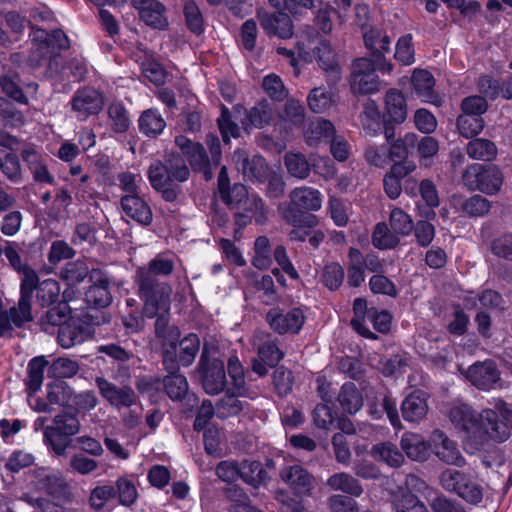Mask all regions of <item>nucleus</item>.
I'll return each instance as SVG.
<instances>
[{
    "mask_svg": "<svg viewBox=\"0 0 512 512\" xmlns=\"http://www.w3.org/2000/svg\"><path fill=\"white\" fill-rule=\"evenodd\" d=\"M335 127L330 120L322 117L310 119L304 127V137L310 146L321 141H329L335 135Z\"/></svg>",
    "mask_w": 512,
    "mask_h": 512,
    "instance_id": "obj_28",
    "label": "nucleus"
},
{
    "mask_svg": "<svg viewBox=\"0 0 512 512\" xmlns=\"http://www.w3.org/2000/svg\"><path fill=\"white\" fill-rule=\"evenodd\" d=\"M459 205L461 210L469 217H482L486 215L492 207L488 199L478 194L461 199Z\"/></svg>",
    "mask_w": 512,
    "mask_h": 512,
    "instance_id": "obj_53",
    "label": "nucleus"
},
{
    "mask_svg": "<svg viewBox=\"0 0 512 512\" xmlns=\"http://www.w3.org/2000/svg\"><path fill=\"white\" fill-rule=\"evenodd\" d=\"M219 195L221 200L230 209H243L248 211L252 210L253 206L258 208L259 205H262L261 199H254L253 202H251L246 186L240 183H235L232 187L228 188Z\"/></svg>",
    "mask_w": 512,
    "mask_h": 512,
    "instance_id": "obj_26",
    "label": "nucleus"
},
{
    "mask_svg": "<svg viewBox=\"0 0 512 512\" xmlns=\"http://www.w3.org/2000/svg\"><path fill=\"white\" fill-rule=\"evenodd\" d=\"M36 291V298L42 306H50L58 301L60 294V287L56 280L45 279L42 282L37 281L34 287L31 288L29 295L24 299V304H21L22 291L20 290V298L17 305L10 307L0 316V336H13L15 328H22L26 323L33 321L32 314V297Z\"/></svg>",
    "mask_w": 512,
    "mask_h": 512,
    "instance_id": "obj_1",
    "label": "nucleus"
},
{
    "mask_svg": "<svg viewBox=\"0 0 512 512\" xmlns=\"http://www.w3.org/2000/svg\"><path fill=\"white\" fill-rule=\"evenodd\" d=\"M240 478L256 488L266 482L268 475L259 461L245 460L240 464Z\"/></svg>",
    "mask_w": 512,
    "mask_h": 512,
    "instance_id": "obj_46",
    "label": "nucleus"
},
{
    "mask_svg": "<svg viewBox=\"0 0 512 512\" xmlns=\"http://www.w3.org/2000/svg\"><path fill=\"white\" fill-rule=\"evenodd\" d=\"M108 117L112 122V129L116 133H124L129 129L130 119L122 102H112L108 106Z\"/></svg>",
    "mask_w": 512,
    "mask_h": 512,
    "instance_id": "obj_56",
    "label": "nucleus"
},
{
    "mask_svg": "<svg viewBox=\"0 0 512 512\" xmlns=\"http://www.w3.org/2000/svg\"><path fill=\"white\" fill-rule=\"evenodd\" d=\"M0 88L5 96L10 100L20 105H28V97L20 86V77L17 73H6L1 75Z\"/></svg>",
    "mask_w": 512,
    "mask_h": 512,
    "instance_id": "obj_41",
    "label": "nucleus"
},
{
    "mask_svg": "<svg viewBox=\"0 0 512 512\" xmlns=\"http://www.w3.org/2000/svg\"><path fill=\"white\" fill-rule=\"evenodd\" d=\"M290 203L300 212L318 211L322 206V195L311 187L295 188L290 192Z\"/></svg>",
    "mask_w": 512,
    "mask_h": 512,
    "instance_id": "obj_27",
    "label": "nucleus"
},
{
    "mask_svg": "<svg viewBox=\"0 0 512 512\" xmlns=\"http://www.w3.org/2000/svg\"><path fill=\"white\" fill-rule=\"evenodd\" d=\"M0 170L12 183H20L23 179L21 164L15 153L0 150Z\"/></svg>",
    "mask_w": 512,
    "mask_h": 512,
    "instance_id": "obj_48",
    "label": "nucleus"
},
{
    "mask_svg": "<svg viewBox=\"0 0 512 512\" xmlns=\"http://www.w3.org/2000/svg\"><path fill=\"white\" fill-rule=\"evenodd\" d=\"M98 353L107 356L112 362L118 366V371L127 372V368L124 366L133 358V353L117 343H108L100 345L97 348Z\"/></svg>",
    "mask_w": 512,
    "mask_h": 512,
    "instance_id": "obj_49",
    "label": "nucleus"
},
{
    "mask_svg": "<svg viewBox=\"0 0 512 512\" xmlns=\"http://www.w3.org/2000/svg\"><path fill=\"white\" fill-rule=\"evenodd\" d=\"M400 445L407 457L413 461L423 462L429 456L431 442L425 441L423 437L415 433H406L401 437Z\"/></svg>",
    "mask_w": 512,
    "mask_h": 512,
    "instance_id": "obj_31",
    "label": "nucleus"
},
{
    "mask_svg": "<svg viewBox=\"0 0 512 512\" xmlns=\"http://www.w3.org/2000/svg\"><path fill=\"white\" fill-rule=\"evenodd\" d=\"M463 185L470 191L493 195L503 184V174L495 165L471 164L462 172Z\"/></svg>",
    "mask_w": 512,
    "mask_h": 512,
    "instance_id": "obj_6",
    "label": "nucleus"
},
{
    "mask_svg": "<svg viewBox=\"0 0 512 512\" xmlns=\"http://www.w3.org/2000/svg\"><path fill=\"white\" fill-rule=\"evenodd\" d=\"M133 6L139 10L140 18L149 26L163 29L167 26L164 17L165 7L157 0H132Z\"/></svg>",
    "mask_w": 512,
    "mask_h": 512,
    "instance_id": "obj_24",
    "label": "nucleus"
},
{
    "mask_svg": "<svg viewBox=\"0 0 512 512\" xmlns=\"http://www.w3.org/2000/svg\"><path fill=\"white\" fill-rule=\"evenodd\" d=\"M80 421L75 413L64 412L53 418V424L44 427V442L57 456H65L69 446V437L80 431Z\"/></svg>",
    "mask_w": 512,
    "mask_h": 512,
    "instance_id": "obj_5",
    "label": "nucleus"
},
{
    "mask_svg": "<svg viewBox=\"0 0 512 512\" xmlns=\"http://www.w3.org/2000/svg\"><path fill=\"white\" fill-rule=\"evenodd\" d=\"M135 285L147 318H154L159 309H170L172 287L166 281L135 274Z\"/></svg>",
    "mask_w": 512,
    "mask_h": 512,
    "instance_id": "obj_4",
    "label": "nucleus"
},
{
    "mask_svg": "<svg viewBox=\"0 0 512 512\" xmlns=\"http://www.w3.org/2000/svg\"><path fill=\"white\" fill-rule=\"evenodd\" d=\"M407 117L406 99L401 91L391 88L385 95V111L383 118H388L390 122L401 124Z\"/></svg>",
    "mask_w": 512,
    "mask_h": 512,
    "instance_id": "obj_30",
    "label": "nucleus"
},
{
    "mask_svg": "<svg viewBox=\"0 0 512 512\" xmlns=\"http://www.w3.org/2000/svg\"><path fill=\"white\" fill-rule=\"evenodd\" d=\"M457 129L465 138L479 134L484 128V119L469 114H461L457 118Z\"/></svg>",
    "mask_w": 512,
    "mask_h": 512,
    "instance_id": "obj_60",
    "label": "nucleus"
},
{
    "mask_svg": "<svg viewBox=\"0 0 512 512\" xmlns=\"http://www.w3.org/2000/svg\"><path fill=\"white\" fill-rule=\"evenodd\" d=\"M381 63L373 59L358 58L352 63L350 86L354 94H372L379 91L380 80L376 69Z\"/></svg>",
    "mask_w": 512,
    "mask_h": 512,
    "instance_id": "obj_9",
    "label": "nucleus"
},
{
    "mask_svg": "<svg viewBox=\"0 0 512 512\" xmlns=\"http://www.w3.org/2000/svg\"><path fill=\"white\" fill-rule=\"evenodd\" d=\"M90 280L93 284L85 292L86 303L97 308L108 306L112 301L108 276L101 270L93 269L90 273Z\"/></svg>",
    "mask_w": 512,
    "mask_h": 512,
    "instance_id": "obj_18",
    "label": "nucleus"
},
{
    "mask_svg": "<svg viewBox=\"0 0 512 512\" xmlns=\"http://www.w3.org/2000/svg\"><path fill=\"white\" fill-rule=\"evenodd\" d=\"M416 143L417 135L414 133H407L404 138L391 142L389 150L387 149L390 161L407 160L409 151L415 147Z\"/></svg>",
    "mask_w": 512,
    "mask_h": 512,
    "instance_id": "obj_50",
    "label": "nucleus"
},
{
    "mask_svg": "<svg viewBox=\"0 0 512 512\" xmlns=\"http://www.w3.org/2000/svg\"><path fill=\"white\" fill-rule=\"evenodd\" d=\"M389 225L397 236H408L414 228V222L409 214L401 208H394L389 215Z\"/></svg>",
    "mask_w": 512,
    "mask_h": 512,
    "instance_id": "obj_51",
    "label": "nucleus"
},
{
    "mask_svg": "<svg viewBox=\"0 0 512 512\" xmlns=\"http://www.w3.org/2000/svg\"><path fill=\"white\" fill-rule=\"evenodd\" d=\"M510 436L507 424L499 420L498 414L492 409H485L480 413L479 431L475 437L481 441L491 439L495 442H504Z\"/></svg>",
    "mask_w": 512,
    "mask_h": 512,
    "instance_id": "obj_16",
    "label": "nucleus"
},
{
    "mask_svg": "<svg viewBox=\"0 0 512 512\" xmlns=\"http://www.w3.org/2000/svg\"><path fill=\"white\" fill-rule=\"evenodd\" d=\"M71 111L78 121H86L90 116L98 115L104 106L102 93L94 88L77 90L70 100Z\"/></svg>",
    "mask_w": 512,
    "mask_h": 512,
    "instance_id": "obj_12",
    "label": "nucleus"
},
{
    "mask_svg": "<svg viewBox=\"0 0 512 512\" xmlns=\"http://www.w3.org/2000/svg\"><path fill=\"white\" fill-rule=\"evenodd\" d=\"M186 157L193 171L202 173L206 181L212 179V166L214 165L201 143H195Z\"/></svg>",
    "mask_w": 512,
    "mask_h": 512,
    "instance_id": "obj_37",
    "label": "nucleus"
},
{
    "mask_svg": "<svg viewBox=\"0 0 512 512\" xmlns=\"http://www.w3.org/2000/svg\"><path fill=\"white\" fill-rule=\"evenodd\" d=\"M338 401L342 409L349 414H355L363 406L362 396L353 382L343 384L338 394Z\"/></svg>",
    "mask_w": 512,
    "mask_h": 512,
    "instance_id": "obj_45",
    "label": "nucleus"
},
{
    "mask_svg": "<svg viewBox=\"0 0 512 512\" xmlns=\"http://www.w3.org/2000/svg\"><path fill=\"white\" fill-rule=\"evenodd\" d=\"M217 124L225 144L230 143L231 137H240V128L237 123L232 121L231 113L227 107L222 106L221 115L217 119Z\"/></svg>",
    "mask_w": 512,
    "mask_h": 512,
    "instance_id": "obj_62",
    "label": "nucleus"
},
{
    "mask_svg": "<svg viewBox=\"0 0 512 512\" xmlns=\"http://www.w3.org/2000/svg\"><path fill=\"white\" fill-rule=\"evenodd\" d=\"M433 512H466L464 506L457 500L451 499L444 494H437L429 500Z\"/></svg>",
    "mask_w": 512,
    "mask_h": 512,
    "instance_id": "obj_64",
    "label": "nucleus"
},
{
    "mask_svg": "<svg viewBox=\"0 0 512 512\" xmlns=\"http://www.w3.org/2000/svg\"><path fill=\"white\" fill-rule=\"evenodd\" d=\"M372 244L378 249H391L399 244V238L389 230L384 222L376 224L372 234Z\"/></svg>",
    "mask_w": 512,
    "mask_h": 512,
    "instance_id": "obj_57",
    "label": "nucleus"
},
{
    "mask_svg": "<svg viewBox=\"0 0 512 512\" xmlns=\"http://www.w3.org/2000/svg\"><path fill=\"white\" fill-rule=\"evenodd\" d=\"M95 384L101 397L117 409L129 408L138 402L137 394L129 385L118 386L102 376L96 377Z\"/></svg>",
    "mask_w": 512,
    "mask_h": 512,
    "instance_id": "obj_13",
    "label": "nucleus"
},
{
    "mask_svg": "<svg viewBox=\"0 0 512 512\" xmlns=\"http://www.w3.org/2000/svg\"><path fill=\"white\" fill-rule=\"evenodd\" d=\"M199 369L202 374V386L206 393L216 395L224 390L226 385L224 363L212 356L206 346L202 349Z\"/></svg>",
    "mask_w": 512,
    "mask_h": 512,
    "instance_id": "obj_10",
    "label": "nucleus"
},
{
    "mask_svg": "<svg viewBox=\"0 0 512 512\" xmlns=\"http://www.w3.org/2000/svg\"><path fill=\"white\" fill-rule=\"evenodd\" d=\"M273 118L274 110L266 99L257 102L246 113L247 124L255 128H262L270 124Z\"/></svg>",
    "mask_w": 512,
    "mask_h": 512,
    "instance_id": "obj_43",
    "label": "nucleus"
},
{
    "mask_svg": "<svg viewBox=\"0 0 512 512\" xmlns=\"http://www.w3.org/2000/svg\"><path fill=\"white\" fill-rule=\"evenodd\" d=\"M90 273L87 264L77 260L66 263L60 271V277L68 286L72 287L82 283L88 275L90 276Z\"/></svg>",
    "mask_w": 512,
    "mask_h": 512,
    "instance_id": "obj_47",
    "label": "nucleus"
},
{
    "mask_svg": "<svg viewBox=\"0 0 512 512\" xmlns=\"http://www.w3.org/2000/svg\"><path fill=\"white\" fill-rule=\"evenodd\" d=\"M200 340L194 333H190L177 343V369L182 365L190 366L199 351Z\"/></svg>",
    "mask_w": 512,
    "mask_h": 512,
    "instance_id": "obj_39",
    "label": "nucleus"
},
{
    "mask_svg": "<svg viewBox=\"0 0 512 512\" xmlns=\"http://www.w3.org/2000/svg\"><path fill=\"white\" fill-rule=\"evenodd\" d=\"M431 450L435 456L448 465L462 467L466 461L457 443L451 440L443 431L435 429L430 435Z\"/></svg>",
    "mask_w": 512,
    "mask_h": 512,
    "instance_id": "obj_14",
    "label": "nucleus"
},
{
    "mask_svg": "<svg viewBox=\"0 0 512 512\" xmlns=\"http://www.w3.org/2000/svg\"><path fill=\"white\" fill-rule=\"evenodd\" d=\"M190 171L184 157L177 152H167L164 162H153L148 170V177L152 187L161 193L167 202H174L181 193L180 186L175 182L188 180Z\"/></svg>",
    "mask_w": 512,
    "mask_h": 512,
    "instance_id": "obj_2",
    "label": "nucleus"
},
{
    "mask_svg": "<svg viewBox=\"0 0 512 512\" xmlns=\"http://www.w3.org/2000/svg\"><path fill=\"white\" fill-rule=\"evenodd\" d=\"M139 130L148 137H157L166 127V122L156 109L143 111L138 120Z\"/></svg>",
    "mask_w": 512,
    "mask_h": 512,
    "instance_id": "obj_40",
    "label": "nucleus"
},
{
    "mask_svg": "<svg viewBox=\"0 0 512 512\" xmlns=\"http://www.w3.org/2000/svg\"><path fill=\"white\" fill-rule=\"evenodd\" d=\"M326 485L333 491H341L352 497H360L364 491L358 479L346 472L331 475L327 479Z\"/></svg>",
    "mask_w": 512,
    "mask_h": 512,
    "instance_id": "obj_36",
    "label": "nucleus"
},
{
    "mask_svg": "<svg viewBox=\"0 0 512 512\" xmlns=\"http://www.w3.org/2000/svg\"><path fill=\"white\" fill-rule=\"evenodd\" d=\"M440 484L448 492L456 493L469 504L477 505L483 499V489L470 476L459 470L446 469L440 475Z\"/></svg>",
    "mask_w": 512,
    "mask_h": 512,
    "instance_id": "obj_8",
    "label": "nucleus"
},
{
    "mask_svg": "<svg viewBox=\"0 0 512 512\" xmlns=\"http://www.w3.org/2000/svg\"><path fill=\"white\" fill-rule=\"evenodd\" d=\"M411 82L415 93L422 101L435 106H441L442 99L434 91L435 79L429 71L415 70L412 74Z\"/></svg>",
    "mask_w": 512,
    "mask_h": 512,
    "instance_id": "obj_21",
    "label": "nucleus"
},
{
    "mask_svg": "<svg viewBox=\"0 0 512 512\" xmlns=\"http://www.w3.org/2000/svg\"><path fill=\"white\" fill-rule=\"evenodd\" d=\"M261 86L266 95L274 102H282L288 95L283 80L275 73L266 75Z\"/></svg>",
    "mask_w": 512,
    "mask_h": 512,
    "instance_id": "obj_54",
    "label": "nucleus"
},
{
    "mask_svg": "<svg viewBox=\"0 0 512 512\" xmlns=\"http://www.w3.org/2000/svg\"><path fill=\"white\" fill-rule=\"evenodd\" d=\"M79 371V364L69 358L60 357L53 361L48 373L55 378H71Z\"/></svg>",
    "mask_w": 512,
    "mask_h": 512,
    "instance_id": "obj_63",
    "label": "nucleus"
},
{
    "mask_svg": "<svg viewBox=\"0 0 512 512\" xmlns=\"http://www.w3.org/2000/svg\"><path fill=\"white\" fill-rule=\"evenodd\" d=\"M319 220L317 216L311 213L300 212L290 215V241L308 240L310 246L317 249L324 241L325 234L320 229H315Z\"/></svg>",
    "mask_w": 512,
    "mask_h": 512,
    "instance_id": "obj_11",
    "label": "nucleus"
},
{
    "mask_svg": "<svg viewBox=\"0 0 512 512\" xmlns=\"http://www.w3.org/2000/svg\"><path fill=\"white\" fill-rule=\"evenodd\" d=\"M466 377L478 389L490 390L500 380V372L494 361L486 360L469 366Z\"/></svg>",
    "mask_w": 512,
    "mask_h": 512,
    "instance_id": "obj_17",
    "label": "nucleus"
},
{
    "mask_svg": "<svg viewBox=\"0 0 512 512\" xmlns=\"http://www.w3.org/2000/svg\"><path fill=\"white\" fill-rule=\"evenodd\" d=\"M37 486L58 503H68L72 500L71 486L66 480L45 468L36 471Z\"/></svg>",
    "mask_w": 512,
    "mask_h": 512,
    "instance_id": "obj_15",
    "label": "nucleus"
},
{
    "mask_svg": "<svg viewBox=\"0 0 512 512\" xmlns=\"http://www.w3.org/2000/svg\"><path fill=\"white\" fill-rule=\"evenodd\" d=\"M121 206L124 213L142 225H150L152 211L149 205L138 194H125L121 197Z\"/></svg>",
    "mask_w": 512,
    "mask_h": 512,
    "instance_id": "obj_23",
    "label": "nucleus"
},
{
    "mask_svg": "<svg viewBox=\"0 0 512 512\" xmlns=\"http://www.w3.org/2000/svg\"><path fill=\"white\" fill-rule=\"evenodd\" d=\"M253 346L257 350L258 357L270 367H275L285 356L269 334L257 332L254 335Z\"/></svg>",
    "mask_w": 512,
    "mask_h": 512,
    "instance_id": "obj_22",
    "label": "nucleus"
},
{
    "mask_svg": "<svg viewBox=\"0 0 512 512\" xmlns=\"http://www.w3.org/2000/svg\"><path fill=\"white\" fill-rule=\"evenodd\" d=\"M174 271L173 260L158 254L150 260L147 265L138 267L135 274L157 279L158 281H166V278Z\"/></svg>",
    "mask_w": 512,
    "mask_h": 512,
    "instance_id": "obj_32",
    "label": "nucleus"
},
{
    "mask_svg": "<svg viewBox=\"0 0 512 512\" xmlns=\"http://www.w3.org/2000/svg\"><path fill=\"white\" fill-rule=\"evenodd\" d=\"M48 365V361L44 356L34 357L28 364L27 387L30 391L36 392L40 389L43 378L44 369Z\"/></svg>",
    "mask_w": 512,
    "mask_h": 512,
    "instance_id": "obj_55",
    "label": "nucleus"
},
{
    "mask_svg": "<svg viewBox=\"0 0 512 512\" xmlns=\"http://www.w3.org/2000/svg\"><path fill=\"white\" fill-rule=\"evenodd\" d=\"M183 13L188 29L199 35L204 31V18L202 12L194 0H184Z\"/></svg>",
    "mask_w": 512,
    "mask_h": 512,
    "instance_id": "obj_52",
    "label": "nucleus"
},
{
    "mask_svg": "<svg viewBox=\"0 0 512 512\" xmlns=\"http://www.w3.org/2000/svg\"><path fill=\"white\" fill-rule=\"evenodd\" d=\"M168 375L164 377L163 384L167 396L173 401H181L188 394V382L184 375L179 374V369L170 371L166 367Z\"/></svg>",
    "mask_w": 512,
    "mask_h": 512,
    "instance_id": "obj_38",
    "label": "nucleus"
},
{
    "mask_svg": "<svg viewBox=\"0 0 512 512\" xmlns=\"http://www.w3.org/2000/svg\"><path fill=\"white\" fill-rule=\"evenodd\" d=\"M310 109L316 113L327 110L334 101V93L323 87H316L311 90L307 98Z\"/></svg>",
    "mask_w": 512,
    "mask_h": 512,
    "instance_id": "obj_58",
    "label": "nucleus"
},
{
    "mask_svg": "<svg viewBox=\"0 0 512 512\" xmlns=\"http://www.w3.org/2000/svg\"><path fill=\"white\" fill-rule=\"evenodd\" d=\"M70 307L67 302H59L56 306L49 308L40 318L39 325L46 333H54L55 328H61L70 319Z\"/></svg>",
    "mask_w": 512,
    "mask_h": 512,
    "instance_id": "obj_33",
    "label": "nucleus"
},
{
    "mask_svg": "<svg viewBox=\"0 0 512 512\" xmlns=\"http://www.w3.org/2000/svg\"><path fill=\"white\" fill-rule=\"evenodd\" d=\"M257 18L261 27L269 36L282 39L288 38V14L287 12H267L263 9L257 11Z\"/></svg>",
    "mask_w": 512,
    "mask_h": 512,
    "instance_id": "obj_25",
    "label": "nucleus"
},
{
    "mask_svg": "<svg viewBox=\"0 0 512 512\" xmlns=\"http://www.w3.org/2000/svg\"><path fill=\"white\" fill-rule=\"evenodd\" d=\"M271 263L270 241L266 236H259L254 242L252 265L257 269L265 270L270 267Z\"/></svg>",
    "mask_w": 512,
    "mask_h": 512,
    "instance_id": "obj_59",
    "label": "nucleus"
},
{
    "mask_svg": "<svg viewBox=\"0 0 512 512\" xmlns=\"http://www.w3.org/2000/svg\"><path fill=\"white\" fill-rule=\"evenodd\" d=\"M371 455L378 461H383L390 467H400L404 462V456L396 445L383 442L372 447Z\"/></svg>",
    "mask_w": 512,
    "mask_h": 512,
    "instance_id": "obj_44",
    "label": "nucleus"
},
{
    "mask_svg": "<svg viewBox=\"0 0 512 512\" xmlns=\"http://www.w3.org/2000/svg\"><path fill=\"white\" fill-rule=\"evenodd\" d=\"M428 394L422 390H414L408 394L401 404V413L405 421L420 422L428 413Z\"/></svg>",
    "mask_w": 512,
    "mask_h": 512,
    "instance_id": "obj_20",
    "label": "nucleus"
},
{
    "mask_svg": "<svg viewBox=\"0 0 512 512\" xmlns=\"http://www.w3.org/2000/svg\"><path fill=\"white\" fill-rule=\"evenodd\" d=\"M316 59L319 67L323 70L329 86H335L342 78V69L339 63V56L327 39H321L313 49V53L302 42H298L295 51L290 50V66L294 68V74H300V63H311Z\"/></svg>",
    "mask_w": 512,
    "mask_h": 512,
    "instance_id": "obj_3",
    "label": "nucleus"
},
{
    "mask_svg": "<svg viewBox=\"0 0 512 512\" xmlns=\"http://www.w3.org/2000/svg\"><path fill=\"white\" fill-rule=\"evenodd\" d=\"M87 329L77 321H68L58 328V343L63 348H71L83 343L87 338Z\"/></svg>",
    "mask_w": 512,
    "mask_h": 512,
    "instance_id": "obj_35",
    "label": "nucleus"
},
{
    "mask_svg": "<svg viewBox=\"0 0 512 512\" xmlns=\"http://www.w3.org/2000/svg\"><path fill=\"white\" fill-rule=\"evenodd\" d=\"M448 417L455 428L473 436L477 435L480 414L474 411L468 404H454L448 412Z\"/></svg>",
    "mask_w": 512,
    "mask_h": 512,
    "instance_id": "obj_19",
    "label": "nucleus"
},
{
    "mask_svg": "<svg viewBox=\"0 0 512 512\" xmlns=\"http://www.w3.org/2000/svg\"><path fill=\"white\" fill-rule=\"evenodd\" d=\"M170 309H159L155 315V335L161 340L163 365L170 371L177 369V343L180 331L175 325H170Z\"/></svg>",
    "mask_w": 512,
    "mask_h": 512,
    "instance_id": "obj_7",
    "label": "nucleus"
},
{
    "mask_svg": "<svg viewBox=\"0 0 512 512\" xmlns=\"http://www.w3.org/2000/svg\"><path fill=\"white\" fill-rule=\"evenodd\" d=\"M349 266L347 282L352 287H359L364 282V269L359 262L360 250L354 247L349 249Z\"/></svg>",
    "mask_w": 512,
    "mask_h": 512,
    "instance_id": "obj_61",
    "label": "nucleus"
},
{
    "mask_svg": "<svg viewBox=\"0 0 512 512\" xmlns=\"http://www.w3.org/2000/svg\"><path fill=\"white\" fill-rule=\"evenodd\" d=\"M365 47L371 51L373 60L382 63L384 54L390 51V38L379 28L369 27L363 31Z\"/></svg>",
    "mask_w": 512,
    "mask_h": 512,
    "instance_id": "obj_29",
    "label": "nucleus"
},
{
    "mask_svg": "<svg viewBox=\"0 0 512 512\" xmlns=\"http://www.w3.org/2000/svg\"><path fill=\"white\" fill-rule=\"evenodd\" d=\"M468 156L475 160L492 161L497 156V147L494 142L486 138H475L466 146Z\"/></svg>",
    "mask_w": 512,
    "mask_h": 512,
    "instance_id": "obj_42",
    "label": "nucleus"
},
{
    "mask_svg": "<svg viewBox=\"0 0 512 512\" xmlns=\"http://www.w3.org/2000/svg\"><path fill=\"white\" fill-rule=\"evenodd\" d=\"M314 487L313 477L299 465L290 466V496L310 497Z\"/></svg>",
    "mask_w": 512,
    "mask_h": 512,
    "instance_id": "obj_34",
    "label": "nucleus"
}]
</instances>
